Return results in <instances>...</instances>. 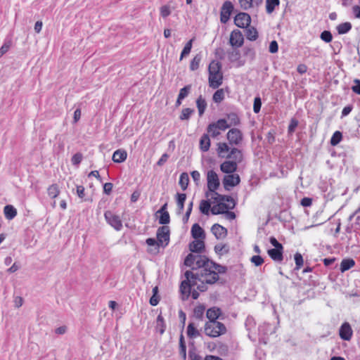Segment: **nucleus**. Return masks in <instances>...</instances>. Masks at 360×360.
Listing matches in <instances>:
<instances>
[{
    "instance_id": "f257e3e1",
    "label": "nucleus",
    "mask_w": 360,
    "mask_h": 360,
    "mask_svg": "<svg viewBox=\"0 0 360 360\" xmlns=\"http://www.w3.org/2000/svg\"><path fill=\"white\" fill-rule=\"evenodd\" d=\"M226 268L217 263H208L205 269H198L193 272V275L196 283L200 282L202 285H198L197 288L200 291L205 290L204 284H213L219 280V274H224Z\"/></svg>"
},
{
    "instance_id": "f03ea898",
    "label": "nucleus",
    "mask_w": 360,
    "mask_h": 360,
    "mask_svg": "<svg viewBox=\"0 0 360 360\" xmlns=\"http://www.w3.org/2000/svg\"><path fill=\"white\" fill-rule=\"evenodd\" d=\"M221 69V65L219 61L212 60L209 65V84L212 89H217L222 84L223 75Z\"/></svg>"
},
{
    "instance_id": "7ed1b4c3",
    "label": "nucleus",
    "mask_w": 360,
    "mask_h": 360,
    "mask_svg": "<svg viewBox=\"0 0 360 360\" xmlns=\"http://www.w3.org/2000/svg\"><path fill=\"white\" fill-rule=\"evenodd\" d=\"M218 198L219 199V202L212 206L210 210L212 214H224L226 210L234 208L236 203L231 196L218 195Z\"/></svg>"
},
{
    "instance_id": "20e7f679",
    "label": "nucleus",
    "mask_w": 360,
    "mask_h": 360,
    "mask_svg": "<svg viewBox=\"0 0 360 360\" xmlns=\"http://www.w3.org/2000/svg\"><path fill=\"white\" fill-rule=\"evenodd\" d=\"M226 331L225 326L219 321H208L205 326V333L212 338H217Z\"/></svg>"
},
{
    "instance_id": "39448f33",
    "label": "nucleus",
    "mask_w": 360,
    "mask_h": 360,
    "mask_svg": "<svg viewBox=\"0 0 360 360\" xmlns=\"http://www.w3.org/2000/svg\"><path fill=\"white\" fill-rule=\"evenodd\" d=\"M185 277L186 280L183 281L180 285V291L183 295V300L188 299L191 295V288L198 285L193 278V271H186L185 272Z\"/></svg>"
},
{
    "instance_id": "423d86ee",
    "label": "nucleus",
    "mask_w": 360,
    "mask_h": 360,
    "mask_svg": "<svg viewBox=\"0 0 360 360\" xmlns=\"http://www.w3.org/2000/svg\"><path fill=\"white\" fill-rule=\"evenodd\" d=\"M230 127L228 122L225 119H219L217 122H212L207 126V133L213 138L220 134V131H225Z\"/></svg>"
},
{
    "instance_id": "0eeeda50",
    "label": "nucleus",
    "mask_w": 360,
    "mask_h": 360,
    "mask_svg": "<svg viewBox=\"0 0 360 360\" xmlns=\"http://www.w3.org/2000/svg\"><path fill=\"white\" fill-rule=\"evenodd\" d=\"M104 217L107 223L116 231H120L122 229V221L119 215L110 210H107L104 213Z\"/></svg>"
},
{
    "instance_id": "6e6552de",
    "label": "nucleus",
    "mask_w": 360,
    "mask_h": 360,
    "mask_svg": "<svg viewBox=\"0 0 360 360\" xmlns=\"http://www.w3.org/2000/svg\"><path fill=\"white\" fill-rule=\"evenodd\" d=\"M157 239L159 245L165 247L169 242V229L168 226H163L160 227L157 231Z\"/></svg>"
},
{
    "instance_id": "1a4fd4ad",
    "label": "nucleus",
    "mask_w": 360,
    "mask_h": 360,
    "mask_svg": "<svg viewBox=\"0 0 360 360\" xmlns=\"http://www.w3.org/2000/svg\"><path fill=\"white\" fill-rule=\"evenodd\" d=\"M227 139L231 145H239L243 140V134L238 129L233 128L230 129L227 134Z\"/></svg>"
},
{
    "instance_id": "9d476101",
    "label": "nucleus",
    "mask_w": 360,
    "mask_h": 360,
    "mask_svg": "<svg viewBox=\"0 0 360 360\" xmlns=\"http://www.w3.org/2000/svg\"><path fill=\"white\" fill-rule=\"evenodd\" d=\"M244 42L243 35L238 30L231 32L229 38V44L233 48L241 47Z\"/></svg>"
},
{
    "instance_id": "9b49d317",
    "label": "nucleus",
    "mask_w": 360,
    "mask_h": 360,
    "mask_svg": "<svg viewBox=\"0 0 360 360\" xmlns=\"http://www.w3.org/2000/svg\"><path fill=\"white\" fill-rule=\"evenodd\" d=\"M207 180L208 191H214L219 186V179L214 171L210 170L207 172Z\"/></svg>"
},
{
    "instance_id": "f8f14e48",
    "label": "nucleus",
    "mask_w": 360,
    "mask_h": 360,
    "mask_svg": "<svg viewBox=\"0 0 360 360\" xmlns=\"http://www.w3.org/2000/svg\"><path fill=\"white\" fill-rule=\"evenodd\" d=\"M233 10V4L229 1H225L221 8L220 18L221 22L226 23L230 18V15Z\"/></svg>"
},
{
    "instance_id": "ddd939ff",
    "label": "nucleus",
    "mask_w": 360,
    "mask_h": 360,
    "mask_svg": "<svg viewBox=\"0 0 360 360\" xmlns=\"http://www.w3.org/2000/svg\"><path fill=\"white\" fill-rule=\"evenodd\" d=\"M251 22L250 16L246 13H240L234 18V22L238 27H246Z\"/></svg>"
},
{
    "instance_id": "4468645a",
    "label": "nucleus",
    "mask_w": 360,
    "mask_h": 360,
    "mask_svg": "<svg viewBox=\"0 0 360 360\" xmlns=\"http://www.w3.org/2000/svg\"><path fill=\"white\" fill-rule=\"evenodd\" d=\"M240 176L238 174H231L224 176L223 179L224 186L229 190V187H233L240 183Z\"/></svg>"
},
{
    "instance_id": "2eb2a0df",
    "label": "nucleus",
    "mask_w": 360,
    "mask_h": 360,
    "mask_svg": "<svg viewBox=\"0 0 360 360\" xmlns=\"http://www.w3.org/2000/svg\"><path fill=\"white\" fill-rule=\"evenodd\" d=\"M352 329L349 323H344L340 328L339 335L341 339L344 340H350L352 336Z\"/></svg>"
},
{
    "instance_id": "dca6fc26",
    "label": "nucleus",
    "mask_w": 360,
    "mask_h": 360,
    "mask_svg": "<svg viewBox=\"0 0 360 360\" xmlns=\"http://www.w3.org/2000/svg\"><path fill=\"white\" fill-rule=\"evenodd\" d=\"M241 9L247 11L253 7H258L263 0H238Z\"/></svg>"
},
{
    "instance_id": "f3484780",
    "label": "nucleus",
    "mask_w": 360,
    "mask_h": 360,
    "mask_svg": "<svg viewBox=\"0 0 360 360\" xmlns=\"http://www.w3.org/2000/svg\"><path fill=\"white\" fill-rule=\"evenodd\" d=\"M211 231L217 239H224L227 236V229L219 224H214Z\"/></svg>"
},
{
    "instance_id": "a211bd4d",
    "label": "nucleus",
    "mask_w": 360,
    "mask_h": 360,
    "mask_svg": "<svg viewBox=\"0 0 360 360\" xmlns=\"http://www.w3.org/2000/svg\"><path fill=\"white\" fill-rule=\"evenodd\" d=\"M208 263H213L212 261L209 260L207 257L202 255H196L195 262V271H197L198 269H205L207 267V264Z\"/></svg>"
},
{
    "instance_id": "6ab92c4d",
    "label": "nucleus",
    "mask_w": 360,
    "mask_h": 360,
    "mask_svg": "<svg viewBox=\"0 0 360 360\" xmlns=\"http://www.w3.org/2000/svg\"><path fill=\"white\" fill-rule=\"evenodd\" d=\"M238 165H236V162H232L231 160L224 162L221 166L220 169L224 173L231 174L236 171Z\"/></svg>"
},
{
    "instance_id": "aec40b11",
    "label": "nucleus",
    "mask_w": 360,
    "mask_h": 360,
    "mask_svg": "<svg viewBox=\"0 0 360 360\" xmlns=\"http://www.w3.org/2000/svg\"><path fill=\"white\" fill-rule=\"evenodd\" d=\"M226 158L231 159L232 162H236V165H238V163L241 162L243 160V154L241 150L233 148L231 149V152L227 154Z\"/></svg>"
},
{
    "instance_id": "412c9836",
    "label": "nucleus",
    "mask_w": 360,
    "mask_h": 360,
    "mask_svg": "<svg viewBox=\"0 0 360 360\" xmlns=\"http://www.w3.org/2000/svg\"><path fill=\"white\" fill-rule=\"evenodd\" d=\"M202 240L195 239L189 245L190 250L193 252H201L205 248V243Z\"/></svg>"
},
{
    "instance_id": "4be33fe9",
    "label": "nucleus",
    "mask_w": 360,
    "mask_h": 360,
    "mask_svg": "<svg viewBox=\"0 0 360 360\" xmlns=\"http://www.w3.org/2000/svg\"><path fill=\"white\" fill-rule=\"evenodd\" d=\"M191 235L195 239H204L205 234L204 230L198 224H194L191 228Z\"/></svg>"
},
{
    "instance_id": "5701e85b",
    "label": "nucleus",
    "mask_w": 360,
    "mask_h": 360,
    "mask_svg": "<svg viewBox=\"0 0 360 360\" xmlns=\"http://www.w3.org/2000/svg\"><path fill=\"white\" fill-rule=\"evenodd\" d=\"M268 255L270 257L276 262L283 260V248H273L268 250Z\"/></svg>"
},
{
    "instance_id": "b1692460",
    "label": "nucleus",
    "mask_w": 360,
    "mask_h": 360,
    "mask_svg": "<svg viewBox=\"0 0 360 360\" xmlns=\"http://www.w3.org/2000/svg\"><path fill=\"white\" fill-rule=\"evenodd\" d=\"M127 157V153L124 150H117L112 155V160L115 162L120 163L124 162Z\"/></svg>"
},
{
    "instance_id": "393cba45",
    "label": "nucleus",
    "mask_w": 360,
    "mask_h": 360,
    "mask_svg": "<svg viewBox=\"0 0 360 360\" xmlns=\"http://www.w3.org/2000/svg\"><path fill=\"white\" fill-rule=\"evenodd\" d=\"M221 314V310L217 307H212L207 311V317L210 321H217L219 315Z\"/></svg>"
},
{
    "instance_id": "a878e982",
    "label": "nucleus",
    "mask_w": 360,
    "mask_h": 360,
    "mask_svg": "<svg viewBox=\"0 0 360 360\" xmlns=\"http://www.w3.org/2000/svg\"><path fill=\"white\" fill-rule=\"evenodd\" d=\"M5 217L7 219H13L17 215L16 209L11 205H6L4 209Z\"/></svg>"
},
{
    "instance_id": "bb28decb",
    "label": "nucleus",
    "mask_w": 360,
    "mask_h": 360,
    "mask_svg": "<svg viewBox=\"0 0 360 360\" xmlns=\"http://www.w3.org/2000/svg\"><path fill=\"white\" fill-rule=\"evenodd\" d=\"M200 149L206 152L209 150L210 147V139L208 134H203L200 140Z\"/></svg>"
},
{
    "instance_id": "cd10ccee",
    "label": "nucleus",
    "mask_w": 360,
    "mask_h": 360,
    "mask_svg": "<svg viewBox=\"0 0 360 360\" xmlns=\"http://www.w3.org/2000/svg\"><path fill=\"white\" fill-rule=\"evenodd\" d=\"M352 24L349 22H346L338 25L336 27L339 34H345L352 30Z\"/></svg>"
},
{
    "instance_id": "c85d7f7f",
    "label": "nucleus",
    "mask_w": 360,
    "mask_h": 360,
    "mask_svg": "<svg viewBox=\"0 0 360 360\" xmlns=\"http://www.w3.org/2000/svg\"><path fill=\"white\" fill-rule=\"evenodd\" d=\"M229 150V147L226 143H219L217 144V153L221 158H226Z\"/></svg>"
},
{
    "instance_id": "c756f323",
    "label": "nucleus",
    "mask_w": 360,
    "mask_h": 360,
    "mask_svg": "<svg viewBox=\"0 0 360 360\" xmlns=\"http://www.w3.org/2000/svg\"><path fill=\"white\" fill-rule=\"evenodd\" d=\"M355 265V262L352 259H344L340 264V270L345 272Z\"/></svg>"
},
{
    "instance_id": "7c9ffc66",
    "label": "nucleus",
    "mask_w": 360,
    "mask_h": 360,
    "mask_svg": "<svg viewBox=\"0 0 360 360\" xmlns=\"http://www.w3.org/2000/svg\"><path fill=\"white\" fill-rule=\"evenodd\" d=\"M186 199V195L185 193H177L176 194V204L178 206L179 213H181L184 208V202Z\"/></svg>"
},
{
    "instance_id": "2f4dec72",
    "label": "nucleus",
    "mask_w": 360,
    "mask_h": 360,
    "mask_svg": "<svg viewBox=\"0 0 360 360\" xmlns=\"http://www.w3.org/2000/svg\"><path fill=\"white\" fill-rule=\"evenodd\" d=\"M196 105L198 109L199 115L202 116L207 108V103L205 100L202 98L201 96H199L196 101Z\"/></svg>"
},
{
    "instance_id": "473e14b6",
    "label": "nucleus",
    "mask_w": 360,
    "mask_h": 360,
    "mask_svg": "<svg viewBox=\"0 0 360 360\" xmlns=\"http://www.w3.org/2000/svg\"><path fill=\"white\" fill-rule=\"evenodd\" d=\"M214 251L219 255L227 254L229 251V247L226 244L219 243L214 246Z\"/></svg>"
},
{
    "instance_id": "72a5a7b5",
    "label": "nucleus",
    "mask_w": 360,
    "mask_h": 360,
    "mask_svg": "<svg viewBox=\"0 0 360 360\" xmlns=\"http://www.w3.org/2000/svg\"><path fill=\"white\" fill-rule=\"evenodd\" d=\"M48 195L51 198H56L60 193V189L57 184L51 185L47 189Z\"/></svg>"
},
{
    "instance_id": "f704fd0d",
    "label": "nucleus",
    "mask_w": 360,
    "mask_h": 360,
    "mask_svg": "<svg viewBox=\"0 0 360 360\" xmlns=\"http://www.w3.org/2000/svg\"><path fill=\"white\" fill-rule=\"evenodd\" d=\"M188 182H189L188 174L186 172L182 173L180 175L179 184L183 191H185L187 188Z\"/></svg>"
},
{
    "instance_id": "c9c22d12",
    "label": "nucleus",
    "mask_w": 360,
    "mask_h": 360,
    "mask_svg": "<svg viewBox=\"0 0 360 360\" xmlns=\"http://www.w3.org/2000/svg\"><path fill=\"white\" fill-rule=\"evenodd\" d=\"M193 41H194V39H191L186 44L185 46L184 47V49L181 51V53L180 56V60H181L184 57L188 56V54L190 53V52L191 51Z\"/></svg>"
},
{
    "instance_id": "e433bc0d",
    "label": "nucleus",
    "mask_w": 360,
    "mask_h": 360,
    "mask_svg": "<svg viewBox=\"0 0 360 360\" xmlns=\"http://www.w3.org/2000/svg\"><path fill=\"white\" fill-rule=\"evenodd\" d=\"M279 5V0H266V13L271 14L275 9L276 6Z\"/></svg>"
},
{
    "instance_id": "4c0bfd02",
    "label": "nucleus",
    "mask_w": 360,
    "mask_h": 360,
    "mask_svg": "<svg viewBox=\"0 0 360 360\" xmlns=\"http://www.w3.org/2000/svg\"><path fill=\"white\" fill-rule=\"evenodd\" d=\"M201 58L202 57L200 54H197L194 56L190 63L191 70L195 71L198 69Z\"/></svg>"
},
{
    "instance_id": "58836bf2",
    "label": "nucleus",
    "mask_w": 360,
    "mask_h": 360,
    "mask_svg": "<svg viewBox=\"0 0 360 360\" xmlns=\"http://www.w3.org/2000/svg\"><path fill=\"white\" fill-rule=\"evenodd\" d=\"M194 112V110L186 108H184L181 112V115L179 116V119L182 121L184 120H188L191 116V115Z\"/></svg>"
},
{
    "instance_id": "ea45409f",
    "label": "nucleus",
    "mask_w": 360,
    "mask_h": 360,
    "mask_svg": "<svg viewBox=\"0 0 360 360\" xmlns=\"http://www.w3.org/2000/svg\"><path fill=\"white\" fill-rule=\"evenodd\" d=\"M246 37L250 41H255L258 37V32L255 27H249L247 30Z\"/></svg>"
},
{
    "instance_id": "a19ab883",
    "label": "nucleus",
    "mask_w": 360,
    "mask_h": 360,
    "mask_svg": "<svg viewBox=\"0 0 360 360\" xmlns=\"http://www.w3.org/2000/svg\"><path fill=\"white\" fill-rule=\"evenodd\" d=\"M342 133L339 131H336L332 136L330 139V144L333 146L338 145L342 140Z\"/></svg>"
},
{
    "instance_id": "79ce46f5",
    "label": "nucleus",
    "mask_w": 360,
    "mask_h": 360,
    "mask_svg": "<svg viewBox=\"0 0 360 360\" xmlns=\"http://www.w3.org/2000/svg\"><path fill=\"white\" fill-rule=\"evenodd\" d=\"M196 255L189 254L184 260V264L187 266L192 267V269H195V262Z\"/></svg>"
},
{
    "instance_id": "37998d69",
    "label": "nucleus",
    "mask_w": 360,
    "mask_h": 360,
    "mask_svg": "<svg viewBox=\"0 0 360 360\" xmlns=\"http://www.w3.org/2000/svg\"><path fill=\"white\" fill-rule=\"evenodd\" d=\"M205 310V308L203 305H198L195 307L193 311L194 316L197 319H202L203 317Z\"/></svg>"
},
{
    "instance_id": "c03bdc74",
    "label": "nucleus",
    "mask_w": 360,
    "mask_h": 360,
    "mask_svg": "<svg viewBox=\"0 0 360 360\" xmlns=\"http://www.w3.org/2000/svg\"><path fill=\"white\" fill-rule=\"evenodd\" d=\"M224 98V92L222 89H218L213 95V101L215 103H221Z\"/></svg>"
},
{
    "instance_id": "a18cd8bd",
    "label": "nucleus",
    "mask_w": 360,
    "mask_h": 360,
    "mask_svg": "<svg viewBox=\"0 0 360 360\" xmlns=\"http://www.w3.org/2000/svg\"><path fill=\"white\" fill-rule=\"evenodd\" d=\"M187 335L190 338H195L199 335L198 330L192 323H189L187 327Z\"/></svg>"
},
{
    "instance_id": "49530a36",
    "label": "nucleus",
    "mask_w": 360,
    "mask_h": 360,
    "mask_svg": "<svg viewBox=\"0 0 360 360\" xmlns=\"http://www.w3.org/2000/svg\"><path fill=\"white\" fill-rule=\"evenodd\" d=\"M210 210V203L207 200H202L200 204V210L202 214H208Z\"/></svg>"
},
{
    "instance_id": "de8ad7c7",
    "label": "nucleus",
    "mask_w": 360,
    "mask_h": 360,
    "mask_svg": "<svg viewBox=\"0 0 360 360\" xmlns=\"http://www.w3.org/2000/svg\"><path fill=\"white\" fill-rule=\"evenodd\" d=\"M236 49L233 48L232 51L228 52V58L231 61H236L240 58L239 51Z\"/></svg>"
},
{
    "instance_id": "09e8293b",
    "label": "nucleus",
    "mask_w": 360,
    "mask_h": 360,
    "mask_svg": "<svg viewBox=\"0 0 360 360\" xmlns=\"http://www.w3.org/2000/svg\"><path fill=\"white\" fill-rule=\"evenodd\" d=\"M228 119L230 122V123H229V124H230V127L232 125L236 126L240 123V119L238 117V115L235 113H231L228 115Z\"/></svg>"
},
{
    "instance_id": "8fccbe9b",
    "label": "nucleus",
    "mask_w": 360,
    "mask_h": 360,
    "mask_svg": "<svg viewBox=\"0 0 360 360\" xmlns=\"http://www.w3.org/2000/svg\"><path fill=\"white\" fill-rule=\"evenodd\" d=\"M11 41H6L2 46L0 48V58H1L5 53H6L11 46Z\"/></svg>"
},
{
    "instance_id": "3c124183",
    "label": "nucleus",
    "mask_w": 360,
    "mask_h": 360,
    "mask_svg": "<svg viewBox=\"0 0 360 360\" xmlns=\"http://www.w3.org/2000/svg\"><path fill=\"white\" fill-rule=\"evenodd\" d=\"M191 89V85H186L184 88L181 89L178 95L179 98L184 99L186 97H187L190 93Z\"/></svg>"
},
{
    "instance_id": "603ef678",
    "label": "nucleus",
    "mask_w": 360,
    "mask_h": 360,
    "mask_svg": "<svg viewBox=\"0 0 360 360\" xmlns=\"http://www.w3.org/2000/svg\"><path fill=\"white\" fill-rule=\"evenodd\" d=\"M295 264H296V269H300L303 266V257L302 255L299 252L295 253L294 256Z\"/></svg>"
},
{
    "instance_id": "864d4df0",
    "label": "nucleus",
    "mask_w": 360,
    "mask_h": 360,
    "mask_svg": "<svg viewBox=\"0 0 360 360\" xmlns=\"http://www.w3.org/2000/svg\"><path fill=\"white\" fill-rule=\"evenodd\" d=\"M170 217L168 212H163L160 214L159 218V224L165 225L169 224Z\"/></svg>"
},
{
    "instance_id": "5fc2aeb1",
    "label": "nucleus",
    "mask_w": 360,
    "mask_h": 360,
    "mask_svg": "<svg viewBox=\"0 0 360 360\" xmlns=\"http://www.w3.org/2000/svg\"><path fill=\"white\" fill-rule=\"evenodd\" d=\"M320 37L323 41H324L326 43L330 42L333 39L332 34L330 33V32L327 30H325L323 32H321Z\"/></svg>"
},
{
    "instance_id": "6e6d98bb",
    "label": "nucleus",
    "mask_w": 360,
    "mask_h": 360,
    "mask_svg": "<svg viewBox=\"0 0 360 360\" xmlns=\"http://www.w3.org/2000/svg\"><path fill=\"white\" fill-rule=\"evenodd\" d=\"M262 106V101L259 97H255L254 99L253 111L258 113L260 111Z\"/></svg>"
},
{
    "instance_id": "4d7b16f0",
    "label": "nucleus",
    "mask_w": 360,
    "mask_h": 360,
    "mask_svg": "<svg viewBox=\"0 0 360 360\" xmlns=\"http://www.w3.org/2000/svg\"><path fill=\"white\" fill-rule=\"evenodd\" d=\"M193 205V201L190 202V203L188 205V208H187L186 212L184 217H183V222L184 224L187 223L188 221V219H189L190 215H191V212H192Z\"/></svg>"
},
{
    "instance_id": "13d9d810",
    "label": "nucleus",
    "mask_w": 360,
    "mask_h": 360,
    "mask_svg": "<svg viewBox=\"0 0 360 360\" xmlns=\"http://www.w3.org/2000/svg\"><path fill=\"white\" fill-rule=\"evenodd\" d=\"M250 261L253 263L256 266H259L264 263L263 258L259 255H254L251 257Z\"/></svg>"
},
{
    "instance_id": "bf43d9fd",
    "label": "nucleus",
    "mask_w": 360,
    "mask_h": 360,
    "mask_svg": "<svg viewBox=\"0 0 360 360\" xmlns=\"http://www.w3.org/2000/svg\"><path fill=\"white\" fill-rule=\"evenodd\" d=\"M146 242L148 246H154L155 251H158V248L161 246L159 245L158 240H156L155 238H149Z\"/></svg>"
},
{
    "instance_id": "052dcab7",
    "label": "nucleus",
    "mask_w": 360,
    "mask_h": 360,
    "mask_svg": "<svg viewBox=\"0 0 360 360\" xmlns=\"http://www.w3.org/2000/svg\"><path fill=\"white\" fill-rule=\"evenodd\" d=\"M83 156L80 153L75 154L72 158V163L74 165H78L82 160Z\"/></svg>"
},
{
    "instance_id": "680f3d73",
    "label": "nucleus",
    "mask_w": 360,
    "mask_h": 360,
    "mask_svg": "<svg viewBox=\"0 0 360 360\" xmlns=\"http://www.w3.org/2000/svg\"><path fill=\"white\" fill-rule=\"evenodd\" d=\"M353 82L354 85H352L351 88L352 91L356 94L360 95V79H355Z\"/></svg>"
},
{
    "instance_id": "e2e57ef3",
    "label": "nucleus",
    "mask_w": 360,
    "mask_h": 360,
    "mask_svg": "<svg viewBox=\"0 0 360 360\" xmlns=\"http://www.w3.org/2000/svg\"><path fill=\"white\" fill-rule=\"evenodd\" d=\"M205 195L207 198H210L211 199H213L215 202H219V199L218 198V195H221L218 193L214 191H207L205 193Z\"/></svg>"
},
{
    "instance_id": "0e129e2a",
    "label": "nucleus",
    "mask_w": 360,
    "mask_h": 360,
    "mask_svg": "<svg viewBox=\"0 0 360 360\" xmlns=\"http://www.w3.org/2000/svg\"><path fill=\"white\" fill-rule=\"evenodd\" d=\"M171 13V11L169 6L165 5L160 8V15L163 18H166Z\"/></svg>"
},
{
    "instance_id": "69168bd1",
    "label": "nucleus",
    "mask_w": 360,
    "mask_h": 360,
    "mask_svg": "<svg viewBox=\"0 0 360 360\" xmlns=\"http://www.w3.org/2000/svg\"><path fill=\"white\" fill-rule=\"evenodd\" d=\"M298 125V121L295 119H292L290 120V124L288 126V132L289 133H292L294 132L295 128L297 127Z\"/></svg>"
},
{
    "instance_id": "338daca9",
    "label": "nucleus",
    "mask_w": 360,
    "mask_h": 360,
    "mask_svg": "<svg viewBox=\"0 0 360 360\" xmlns=\"http://www.w3.org/2000/svg\"><path fill=\"white\" fill-rule=\"evenodd\" d=\"M278 45L276 41L274 40L271 41L269 45V52L271 53H275L278 52Z\"/></svg>"
},
{
    "instance_id": "774afa93",
    "label": "nucleus",
    "mask_w": 360,
    "mask_h": 360,
    "mask_svg": "<svg viewBox=\"0 0 360 360\" xmlns=\"http://www.w3.org/2000/svg\"><path fill=\"white\" fill-rule=\"evenodd\" d=\"M352 13L355 18H360V6L355 5L352 7Z\"/></svg>"
}]
</instances>
